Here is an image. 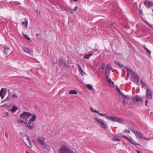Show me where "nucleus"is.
Wrapping results in <instances>:
<instances>
[{"label":"nucleus","mask_w":153,"mask_h":153,"mask_svg":"<svg viewBox=\"0 0 153 153\" xmlns=\"http://www.w3.org/2000/svg\"><path fill=\"white\" fill-rule=\"evenodd\" d=\"M126 69L127 72V75L129 76L130 74H131V80L137 85L139 82V78L137 74L127 67H126Z\"/></svg>","instance_id":"obj_1"},{"label":"nucleus","mask_w":153,"mask_h":153,"mask_svg":"<svg viewBox=\"0 0 153 153\" xmlns=\"http://www.w3.org/2000/svg\"><path fill=\"white\" fill-rule=\"evenodd\" d=\"M36 118V116L35 115H33V117H31L28 123L27 122H25L24 123L25 126L29 130H32L33 129V127L31 125V124L35 120Z\"/></svg>","instance_id":"obj_2"},{"label":"nucleus","mask_w":153,"mask_h":153,"mask_svg":"<svg viewBox=\"0 0 153 153\" xmlns=\"http://www.w3.org/2000/svg\"><path fill=\"white\" fill-rule=\"evenodd\" d=\"M94 119L95 122L98 124L101 127L104 128L105 129L107 128V126L103 120L98 117H95Z\"/></svg>","instance_id":"obj_3"},{"label":"nucleus","mask_w":153,"mask_h":153,"mask_svg":"<svg viewBox=\"0 0 153 153\" xmlns=\"http://www.w3.org/2000/svg\"><path fill=\"white\" fill-rule=\"evenodd\" d=\"M59 153H74L72 150L67 146L63 145L59 149Z\"/></svg>","instance_id":"obj_4"},{"label":"nucleus","mask_w":153,"mask_h":153,"mask_svg":"<svg viewBox=\"0 0 153 153\" xmlns=\"http://www.w3.org/2000/svg\"><path fill=\"white\" fill-rule=\"evenodd\" d=\"M106 118L108 120H111L112 122H117L118 123H121L123 121V118H118L117 117L113 116H106Z\"/></svg>","instance_id":"obj_5"},{"label":"nucleus","mask_w":153,"mask_h":153,"mask_svg":"<svg viewBox=\"0 0 153 153\" xmlns=\"http://www.w3.org/2000/svg\"><path fill=\"white\" fill-rule=\"evenodd\" d=\"M131 131L134 134L137 139L141 140L144 137L143 135L141 132L138 131L134 129H131Z\"/></svg>","instance_id":"obj_6"},{"label":"nucleus","mask_w":153,"mask_h":153,"mask_svg":"<svg viewBox=\"0 0 153 153\" xmlns=\"http://www.w3.org/2000/svg\"><path fill=\"white\" fill-rule=\"evenodd\" d=\"M33 115L34 114H32L29 112L24 111L20 114V117L24 119L27 120L30 116L33 117Z\"/></svg>","instance_id":"obj_7"},{"label":"nucleus","mask_w":153,"mask_h":153,"mask_svg":"<svg viewBox=\"0 0 153 153\" xmlns=\"http://www.w3.org/2000/svg\"><path fill=\"white\" fill-rule=\"evenodd\" d=\"M133 100L134 103L139 105H141L143 103L142 98L137 95H135L133 97Z\"/></svg>","instance_id":"obj_8"},{"label":"nucleus","mask_w":153,"mask_h":153,"mask_svg":"<svg viewBox=\"0 0 153 153\" xmlns=\"http://www.w3.org/2000/svg\"><path fill=\"white\" fill-rule=\"evenodd\" d=\"M6 92V89L5 88H2L0 91V97L1 99L4 97Z\"/></svg>","instance_id":"obj_9"},{"label":"nucleus","mask_w":153,"mask_h":153,"mask_svg":"<svg viewBox=\"0 0 153 153\" xmlns=\"http://www.w3.org/2000/svg\"><path fill=\"white\" fill-rule=\"evenodd\" d=\"M22 49L25 52L30 54L31 56L33 55V51L30 48L27 47H23Z\"/></svg>","instance_id":"obj_10"},{"label":"nucleus","mask_w":153,"mask_h":153,"mask_svg":"<svg viewBox=\"0 0 153 153\" xmlns=\"http://www.w3.org/2000/svg\"><path fill=\"white\" fill-rule=\"evenodd\" d=\"M146 94L147 97L149 99H151L152 98V91L148 88H147Z\"/></svg>","instance_id":"obj_11"},{"label":"nucleus","mask_w":153,"mask_h":153,"mask_svg":"<svg viewBox=\"0 0 153 153\" xmlns=\"http://www.w3.org/2000/svg\"><path fill=\"white\" fill-rule=\"evenodd\" d=\"M37 140L39 143L42 145H43L45 143H44V139L42 137H39L37 138Z\"/></svg>","instance_id":"obj_12"},{"label":"nucleus","mask_w":153,"mask_h":153,"mask_svg":"<svg viewBox=\"0 0 153 153\" xmlns=\"http://www.w3.org/2000/svg\"><path fill=\"white\" fill-rule=\"evenodd\" d=\"M105 64L103 62H101L99 66V70L100 72L103 73L105 71Z\"/></svg>","instance_id":"obj_13"},{"label":"nucleus","mask_w":153,"mask_h":153,"mask_svg":"<svg viewBox=\"0 0 153 153\" xmlns=\"http://www.w3.org/2000/svg\"><path fill=\"white\" fill-rule=\"evenodd\" d=\"M21 135L22 136H23V137H22V140L23 141L25 138L28 141V142H30V137L28 136L27 134H26L25 133L21 134Z\"/></svg>","instance_id":"obj_14"},{"label":"nucleus","mask_w":153,"mask_h":153,"mask_svg":"<svg viewBox=\"0 0 153 153\" xmlns=\"http://www.w3.org/2000/svg\"><path fill=\"white\" fill-rule=\"evenodd\" d=\"M145 5L148 7H150L153 5V3L150 1H148L145 2Z\"/></svg>","instance_id":"obj_15"},{"label":"nucleus","mask_w":153,"mask_h":153,"mask_svg":"<svg viewBox=\"0 0 153 153\" xmlns=\"http://www.w3.org/2000/svg\"><path fill=\"white\" fill-rule=\"evenodd\" d=\"M106 80L109 83L110 86L111 87H114V82L112 81L111 79L108 77L106 79Z\"/></svg>","instance_id":"obj_16"},{"label":"nucleus","mask_w":153,"mask_h":153,"mask_svg":"<svg viewBox=\"0 0 153 153\" xmlns=\"http://www.w3.org/2000/svg\"><path fill=\"white\" fill-rule=\"evenodd\" d=\"M128 140L132 144L135 145H139L131 137H128Z\"/></svg>","instance_id":"obj_17"},{"label":"nucleus","mask_w":153,"mask_h":153,"mask_svg":"<svg viewBox=\"0 0 153 153\" xmlns=\"http://www.w3.org/2000/svg\"><path fill=\"white\" fill-rule=\"evenodd\" d=\"M123 99V103L125 104H127L128 101L129 97L128 96L124 95Z\"/></svg>","instance_id":"obj_18"},{"label":"nucleus","mask_w":153,"mask_h":153,"mask_svg":"<svg viewBox=\"0 0 153 153\" xmlns=\"http://www.w3.org/2000/svg\"><path fill=\"white\" fill-rule=\"evenodd\" d=\"M42 146L44 148V149L48 151H49L51 149L50 146L47 145L45 143L44 144H43Z\"/></svg>","instance_id":"obj_19"},{"label":"nucleus","mask_w":153,"mask_h":153,"mask_svg":"<svg viewBox=\"0 0 153 153\" xmlns=\"http://www.w3.org/2000/svg\"><path fill=\"white\" fill-rule=\"evenodd\" d=\"M28 22L27 20H25V21L22 22V25L23 27L25 28H26L27 27Z\"/></svg>","instance_id":"obj_20"},{"label":"nucleus","mask_w":153,"mask_h":153,"mask_svg":"<svg viewBox=\"0 0 153 153\" xmlns=\"http://www.w3.org/2000/svg\"><path fill=\"white\" fill-rule=\"evenodd\" d=\"M93 54L92 53H90L89 54H86L84 55V58L85 59H88L90 56H92Z\"/></svg>","instance_id":"obj_21"},{"label":"nucleus","mask_w":153,"mask_h":153,"mask_svg":"<svg viewBox=\"0 0 153 153\" xmlns=\"http://www.w3.org/2000/svg\"><path fill=\"white\" fill-rule=\"evenodd\" d=\"M69 94H77L78 93L77 92L74 90H71L69 92Z\"/></svg>","instance_id":"obj_22"},{"label":"nucleus","mask_w":153,"mask_h":153,"mask_svg":"<svg viewBox=\"0 0 153 153\" xmlns=\"http://www.w3.org/2000/svg\"><path fill=\"white\" fill-rule=\"evenodd\" d=\"M17 108L15 106H13L12 108V109L11 110V111L13 113H15L17 110Z\"/></svg>","instance_id":"obj_23"},{"label":"nucleus","mask_w":153,"mask_h":153,"mask_svg":"<svg viewBox=\"0 0 153 153\" xmlns=\"http://www.w3.org/2000/svg\"><path fill=\"white\" fill-rule=\"evenodd\" d=\"M86 86L88 89L90 90H94L93 88L92 85L88 84L86 85Z\"/></svg>","instance_id":"obj_24"},{"label":"nucleus","mask_w":153,"mask_h":153,"mask_svg":"<svg viewBox=\"0 0 153 153\" xmlns=\"http://www.w3.org/2000/svg\"><path fill=\"white\" fill-rule=\"evenodd\" d=\"M90 108L91 111L92 112L96 113L97 114L99 113V111H98L95 109H94L93 107H90Z\"/></svg>","instance_id":"obj_25"},{"label":"nucleus","mask_w":153,"mask_h":153,"mask_svg":"<svg viewBox=\"0 0 153 153\" xmlns=\"http://www.w3.org/2000/svg\"><path fill=\"white\" fill-rule=\"evenodd\" d=\"M4 53L6 54H7L8 51H9V48L7 46L4 47Z\"/></svg>","instance_id":"obj_26"},{"label":"nucleus","mask_w":153,"mask_h":153,"mask_svg":"<svg viewBox=\"0 0 153 153\" xmlns=\"http://www.w3.org/2000/svg\"><path fill=\"white\" fill-rule=\"evenodd\" d=\"M22 35L26 39L29 40H30V38L27 34H24V33L22 32Z\"/></svg>","instance_id":"obj_27"},{"label":"nucleus","mask_w":153,"mask_h":153,"mask_svg":"<svg viewBox=\"0 0 153 153\" xmlns=\"http://www.w3.org/2000/svg\"><path fill=\"white\" fill-rule=\"evenodd\" d=\"M79 72L81 75L82 76H85L86 75V74L85 72L82 69L79 71Z\"/></svg>","instance_id":"obj_28"},{"label":"nucleus","mask_w":153,"mask_h":153,"mask_svg":"<svg viewBox=\"0 0 153 153\" xmlns=\"http://www.w3.org/2000/svg\"><path fill=\"white\" fill-rule=\"evenodd\" d=\"M111 68V65L110 64H108L107 65L106 68V71H109L110 69Z\"/></svg>","instance_id":"obj_29"},{"label":"nucleus","mask_w":153,"mask_h":153,"mask_svg":"<svg viewBox=\"0 0 153 153\" xmlns=\"http://www.w3.org/2000/svg\"><path fill=\"white\" fill-rule=\"evenodd\" d=\"M67 11L68 12L70 13H72L73 12V10L71 9H67Z\"/></svg>","instance_id":"obj_30"},{"label":"nucleus","mask_w":153,"mask_h":153,"mask_svg":"<svg viewBox=\"0 0 153 153\" xmlns=\"http://www.w3.org/2000/svg\"><path fill=\"white\" fill-rule=\"evenodd\" d=\"M144 48L149 53V54H150L151 53V51H149V50L145 46H144Z\"/></svg>","instance_id":"obj_31"},{"label":"nucleus","mask_w":153,"mask_h":153,"mask_svg":"<svg viewBox=\"0 0 153 153\" xmlns=\"http://www.w3.org/2000/svg\"><path fill=\"white\" fill-rule=\"evenodd\" d=\"M141 84L142 85V87H144L146 86V84L143 82L142 80L141 81Z\"/></svg>","instance_id":"obj_32"},{"label":"nucleus","mask_w":153,"mask_h":153,"mask_svg":"<svg viewBox=\"0 0 153 153\" xmlns=\"http://www.w3.org/2000/svg\"><path fill=\"white\" fill-rule=\"evenodd\" d=\"M18 123H24L25 122H24V121L22 120V119H19L18 121Z\"/></svg>","instance_id":"obj_33"},{"label":"nucleus","mask_w":153,"mask_h":153,"mask_svg":"<svg viewBox=\"0 0 153 153\" xmlns=\"http://www.w3.org/2000/svg\"><path fill=\"white\" fill-rule=\"evenodd\" d=\"M28 145L27 146L30 148H31L32 146L33 145L31 143L30 141V142H28Z\"/></svg>","instance_id":"obj_34"},{"label":"nucleus","mask_w":153,"mask_h":153,"mask_svg":"<svg viewBox=\"0 0 153 153\" xmlns=\"http://www.w3.org/2000/svg\"><path fill=\"white\" fill-rule=\"evenodd\" d=\"M99 114L101 116H105L106 117V116H108L106 114H102V113H100L99 112V113L98 114Z\"/></svg>","instance_id":"obj_35"},{"label":"nucleus","mask_w":153,"mask_h":153,"mask_svg":"<svg viewBox=\"0 0 153 153\" xmlns=\"http://www.w3.org/2000/svg\"><path fill=\"white\" fill-rule=\"evenodd\" d=\"M116 89L119 93L121 92L120 89L117 85L116 86Z\"/></svg>","instance_id":"obj_36"},{"label":"nucleus","mask_w":153,"mask_h":153,"mask_svg":"<svg viewBox=\"0 0 153 153\" xmlns=\"http://www.w3.org/2000/svg\"><path fill=\"white\" fill-rule=\"evenodd\" d=\"M77 66L78 69L79 70V71L82 69L81 66L77 64Z\"/></svg>","instance_id":"obj_37"},{"label":"nucleus","mask_w":153,"mask_h":153,"mask_svg":"<svg viewBox=\"0 0 153 153\" xmlns=\"http://www.w3.org/2000/svg\"><path fill=\"white\" fill-rule=\"evenodd\" d=\"M130 132V130H125L123 131V132L125 133H129Z\"/></svg>","instance_id":"obj_38"},{"label":"nucleus","mask_w":153,"mask_h":153,"mask_svg":"<svg viewBox=\"0 0 153 153\" xmlns=\"http://www.w3.org/2000/svg\"><path fill=\"white\" fill-rule=\"evenodd\" d=\"M12 97L13 98H17V95L16 94H13V95Z\"/></svg>","instance_id":"obj_39"},{"label":"nucleus","mask_w":153,"mask_h":153,"mask_svg":"<svg viewBox=\"0 0 153 153\" xmlns=\"http://www.w3.org/2000/svg\"><path fill=\"white\" fill-rule=\"evenodd\" d=\"M13 3H14V4H15L16 5H19L20 4V3L18 2H13Z\"/></svg>","instance_id":"obj_40"},{"label":"nucleus","mask_w":153,"mask_h":153,"mask_svg":"<svg viewBox=\"0 0 153 153\" xmlns=\"http://www.w3.org/2000/svg\"><path fill=\"white\" fill-rule=\"evenodd\" d=\"M143 138L144 139L146 140H151V138H146V137H144Z\"/></svg>","instance_id":"obj_41"},{"label":"nucleus","mask_w":153,"mask_h":153,"mask_svg":"<svg viewBox=\"0 0 153 153\" xmlns=\"http://www.w3.org/2000/svg\"><path fill=\"white\" fill-rule=\"evenodd\" d=\"M115 141H120V140L119 139L117 138H114V139H113Z\"/></svg>","instance_id":"obj_42"},{"label":"nucleus","mask_w":153,"mask_h":153,"mask_svg":"<svg viewBox=\"0 0 153 153\" xmlns=\"http://www.w3.org/2000/svg\"><path fill=\"white\" fill-rule=\"evenodd\" d=\"M9 114L8 112H6L5 115H4V117H7L9 116Z\"/></svg>","instance_id":"obj_43"},{"label":"nucleus","mask_w":153,"mask_h":153,"mask_svg":"<svg viewBox=\"0 0 153 153\" xmlns=\"http://www.w3.org/2000/svg\"><path fill=\"white\" fill-rule=\"evenodd\" d=\"M78 7H77V6H76L74 8V10L75 11H76V10H77L78 9Z\"/></svg>","instance_id":"obj_44"},{"label":"nucleus","mask_w":153,"mask_h":153,"mask_svg":"<svg viewBox=\"0 0 153 153\" xmlns=\"http://www.w3.org/2000/svg\"><path fill=\"white\" fill-rule=\"evenodd\" d=\"M5 136L6 138H7L8 137V134L6 132L5 133Z\"/></svg>","instance_id":"obj_45"},{"label":"nucleus","mask_w":153,"mask_h":153,"mask_svg":"<svg viewBox=\"0 0 153 153\" xmlns=\"http://www.w3.org/2000/svg\"><path fill=\"white\" fill-rule=\"evenodd\" d=\"M149 100H147L145 102V105L146 106H147V104L149 102Z\"/></svg>","instance_id":"obj_46"},{"label":"nucleus","mask_w":153,"mask_h":153,"mask_svg":"<svg viewBox=\"0 0 153 153\" xmlns=\"http://www.w3.org/2000/svg\"><path fill=\"white\" fill-rule=\"evenodd\" d=\"M6 101H8L10 100V98L8 97H7L6 99H5Z\"/></svg>","instance_id":"obj_47"},{"label":"nucleus","mask_w":153,"mask_h":153,"mask_svg":"<svg viewBox=\"0 0 153 153\" xmlns=\"http://www.w3.org/2000/svg\"><path fill=\"white\" fill-rule=\"evenodd\" d=\"M123 137H124L125 138H126L128 140V137H126V136L125 135H123Z\"/></svg>","instance_id":"obj_48"},{"label":"nucleus","mask_w":153,"mask_h":153,"mask_svg":"<svg viewBox=\"0 0 153 153\" xmlns=\"http://www.w3.org/2000/svg\"><path fill=\"white\" fill-rule=\"evenodd\" d=\"M123 137H124L125 138H126L128 140V137H126V136L125 135H123Z\"/></svg>","instance_id":"obj_49"},{"label":"nucleus","mask_w":153,"mask_h":153,"mask_svg":"<svg viewBox=\"0 0 153 153\" xmlns=\"http://www.w3.org/2000/svg\"><path fill=\"white\" fill-rule=\"evenodd\" d=\"M6 101V100L5 99H4L2 101V102H5Z\"/></svg>","instance_id":"obj_50"},{"label":"nucleus","mask_w":153,"mask_h":153,"mask_svg":"<svg viewBox=\"0 0 153 153\" xmlns=\"http://www.w3.org/2000/svg\"><path fill=\"white\" fill-rule=\"evenodd\" d=\"M137 153H140V151L139 150H137Z\"/></svg>","instance_id":"obj_51"},{"label":"nucleus","mask_w":153,"mask_h":153,"mask_svg":"<svg viewBox=\"0 0 153 153\" xmlns=\"http://www.w3.org/2000/svg\"><path fill=\"white\" fill-rule=\"evenodd\" d=\"M119 66H120V67H122L123 66V65H122V64H119Z\"/></svg>","instance_id":"obj_52"},{"label":"nucleus","mask_w":153,"mask_h":153,"mask_svg":"<svg viewBox=\"0 0 153 153\" xmlns=\"http://www.w3.org/2000/svg\"><path fill=\"white\" fill-rule=\"evenodd\" d=\"M73 1L75 2H77L78 1V0H73Z\"/></svg>","instance_id":"obj_53"},{"label":"nucleus","mask_w":153,"mask_h":153,"mask_svg":"<svg viewBox=\"0 0 153 153\" xmlns=\"http://www.w3.org/2000/svg\"><path fill=\"white\" fill-rule=\"evenodd\" d=\"M36 13L38 14V12H39V11L38 10H36Z\"/></svg>","instance_id":"obj_54"},{"label":"nucleus","mask_w":153,"mask_h":153,"mask_svg":"<svg viewBox=\"0 0 153 153\" xmlns=\"http://www.w3.org/2000/svg\"><path fill=\"white\" fill-rule=\"evenodd\" d=\"M145 22L147 24L149 25V23L147 22L146 21Z\"/></svg>","instance_id":"obj_55"},{"label":"nucleus","mask_w":153,"mask_h":153,"mask_svg":"<svg viewBox=\"0 0 153 153\" xmlns=\"http://www.w3.org/2000/svg\"><path fill=\"white\" fill-rule=\"evenodd\" d=\"M39 35V34H38V33H36V36H38Z\"/></svg>","instance_id":"obj_56"},{"label":"nucleus","mask_w":153,"mask_h":153,"mask_svg":"<svg viewBox=\"0 0 153 153\" xmlns=\"http://www.w3.org/2000/svg\"><path fill=\"white\" fill-rule=\"evenodd\" d=\"M26 153H28L27 151L26 152Z\"/></svg>","instance_id":"obj_57"},{"label":"nucleus","mask_w":153,"mask_h":153,"mask_svg":"<svg viewBox=\"0 0 153 153\" xmlns=\"http://www.w3.org/2000/svg\"><path fill=\"white\" fill-rule=\"evenodd\" d=\"M140 13H141V11L140 10Z\"/></svg>","instance_id":"obj_58"},{"label":"nucleus","mask_w":153,"mask_h":153,"mask_svg":"<svg viewBox=\"0 0 153 153\" xmlns=\"http://www.w3.org/2000/svg\"><path fill=\"white\" fill-rule=\"evenodd\" d=\"M140 13H141V11L140 10Z\"/></svg>","instance_id":"obj_59"},{"label":"nucleus","mask_w":153,"mask_h":153,"mask_svg":"<svg viewBox=\"0 0 153 153\" xmlns=\"http://www.w3.org/2000/svg\"><path fill=\"white\" fill-rule=\"evenodd\" d=\"M152 12H153V10H152Z\"/></svg>","instance_id":"obj_60"}]
</instances>
